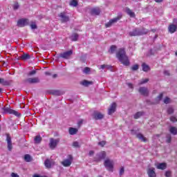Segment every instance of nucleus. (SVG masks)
Segmentation results:
<instances>
[{"label": "nucleus", "instance_id": "obj_45", "mask_svg": "<svg viewBox=\"0 0 177 177\" xmlns=\"http://www.w3.org/2000/svg\"><path fill=\"white\" fill-rule=\"evenodd\" d=\"M100 68H102V70H104V68H110V66L106 64L100 65Z\"/></svg>", "mask_w": 177, "mask_h": 177}, {"label": "nucleus", "instance_id": "obj_42", "mask_svg": "<svg viewBox=\"0 0 177 177\" xmlns=\"http://www.w3.org/2000/svg\"><path fill=\"white\" fill-rule=\"evenodd\" d=\"M149 82V79H143L139 82V85H143V84H147Z\"/></svg>", "mask_w": 177, "mask_h": 177}, {"label": "nucleus", "instance_id": "obj_4", "mask_svg": "<svg viewBox=\"0 0 177 177\" xmlns=\"http://www.w3.org/2000/svg\"><path fill=\"white\" fill-rule=\"evenodd\" d=\"M113 164L114 162H113V160L110 159L105 160L104 162V165L105 168H106L107 171H109L111 172H113V168H114Z\"/></svg>", "mask_w": 177, "mask_h": 177}, {"label": "nucleus", "instance_id": "obj_27", "mask_svg": "<svg viewBox=\"0 0 177 177\" xmlns=\"http://www.w3.org/2000/svg\"><path fill=\"white\" fill-rule=\"evenodd\" d=\"M169 32H171V34L175 32V31H176V26L171 24L169 26Z\"/></svg>", "mask_w": 177, "mask_h": 177}, {"label": "nucleus", "instance_id": "obj_37", "mask_svg": "<svg viewBox=\"0 0 177 177\" xmlns=\"http://www.w3.org/2000/svg\"><path fill=\"white\" fill-rule=\"evenodd\" d=\"M115 50H117V46H111L109 52L111 53H114V52H115Z\"/></svg>", "mask_w": 177, "mask_h": 177}, {"label": "nucleus", "instance_id": "obj_58", "mask_svg": "<svg viewBox=\"0 0 177 177\" xmlns=\"http://www.w3.org/2000/svg\"><path fill=\"white\" fill-rule=\"evenodd\" d=\"M131 135H136V131L133 129L131 130Z\"/></svg>", "mask_w": 177, "mask_h": 177}, {"label": "nucleus", "instance_id": "obj_40", "mask_svg": "<svg viewBox=\"0 0 177 177\" xmlns=\"http://www.w3.org/2000/svg\"><path fill=\"white\" fill-rule=\"evenodd\" d=\"M89 71H91V68L89 67H85L84 69L83 70V73L84 74H89Z\"/></svg>", "mask_w": 177, "mask_h": 177}, {"label": "nucleus", "instance_id": "obj_47", "mask_svg": "<svg viewBox=\"0 0 177 177\" xmlns=\"http://www.w3.org/2000/svg\"><path fill=\"white\" fill-rule=\"evenodd\" d=\"M168 114H172L174 113V108L169 107L167 109Z\"/></svg>", "mask_w": 177, "mask_h": 177}, {"label": "nucleus", "instance_id": "obj_38", "mask_svg": "<svg viewBox=\"0 0 177 177\" xmlns=\"http://www.w3.org/2000/svg\"><path fill=\"white\" fill-rule=\"evenodd\" d=\"M24 159H25V160L27 161V162H30V161H31V156L28 154H26L24 156Z\"/></svg>", "mask_w": 177, "mask_h": 177}, {"label": "nucleus", "instance_id": "obj_20", "mask_svg": "<svg viewBox=\"0 0 177 177\" xmlns=\"http://www.w3.org/2000/svg\"><path fill=\"white\" fill-rule=\"evenodd\" d=\"M0 84L1 85H3V86H8L10 85V82L6 80L3 78L0 77Z\"/></svg>", "mask_w": 177, "mask_h": 177}, {"label": "nucleus", "instance_id": "obj_11", "mask_svg": "<svg viewBox=\"0 0 177 177\" xmlns=\"http://www.w3.org/2000/svg\"><path fill=\"white\" fill-rule=\"evenodd\" d=\"M139 93L142 95V96H149V88L147 87H140L138 89Z\"/></svg>", "mask_w": 177, "mask_h": 177}, {"label": "nucleus", "instance_id": "obj_39", "mask_svg": "<svg viewBox=\"0 0 177 177\" xmlns=\"http://www.w3.org/2000/svg\"><path fill=\"white\" fill-rule=\"evenodd\" d=\"M20 6H19V3L18 2H15L12 8L14 9V10H17V9H19Z\"/></svg>", "mask_w": 177, "mask_h": 177}, {"label": "nucleus", "instance_id": "obj_9", "mask_svg": "<svg viewBox=\"0 0 177 177\" xmlns=\"http://www.w3.org/2000/svg\"><path fill=\"white\" fill-rule=\"evenodd\" d=\"M73 162V156L69 155L68 159H65L62 162V164L64 167H70Z\"/></svg>", "mask_w": 177, "mask_h": 177}, {"label": "nucleus", "instance_id": "obj_14", "mask_svg": "<svg viewBox=\"0 0 177 177\" xmlns=\"http://www.w3.org/2000/svg\"><path fill=\"white\" fill-rule=\"evenodd\" d=\"M59 17H60L62 23H67V21H70V18L66 15L65 12H61L59 15Z\"/></svg>", "mask_w": 177, "mask_h": 177}, {"label": "nucleus", "instance_id": "obj_54", "mask_svg": "<svg viewBox=\"0 0 177 177\" xmlns=\"http://www.w3.org/2000/svg\"><path fill=\"white\" fill-rule=\"evenodd\" d=\"M12 177H20L16 173H12L11 174Z\"/></svg>", "mask_w": 177, "mask_h": 177}, {"label": "nucleus", "instance_id": "obj_15", "mask_svg": "<svg viewBox=\"0 0 177 177\" xmlns=\"http://www.w3.org/2000/svg\"><path fill=\"white\" fill-rule=\"evenodd\" d=\"M71 55H73L72 50L62 53L59 55V56L60 57H62V59H70Z\"/></svg>", "mask_w": 177, "mask_h": 177}, {"label": "nucleus", "instance_id": "obj_19", "mask_svg": "<svg viewBox=\"0 0 177 177\" xmlns=\"http://www.w3.org/2000/svg\"><path fill=\"white\" fill-rule=\"evenodd\" d=\"M48 93H50V95H54L55 96H60V95H63L64 93L59 90H50L48 91Z\"/></svg>", "mask_w": 177, "mask_h": 177}, {"label": "nucleus", "instance_id": "obj_32", "mask_svg": "<svg viewBox=\"0 0 177 177\" xmlns=\"http://www.w3.org/2000/svg\"><path fill=\"white\" fill-rule=\"evenodd\" d=\"M93 82H89L88 80H84L82 82V85H83L84 86H89V85H93Z\"/></svg>", "mask_w": 177, "mask_h": 177}, {"label": "nucleus", "instance_id": "obj_28", "mask_svg": "<svg viewBox=\"0 0 177 177\" xmlns=\"http://www.w3.org/2000/svg\"><path fill=\"white\" fill-rule=\"evenodd\" d=\"M77 132H78V129L73 127L69 128L70 135H77Z\"/></svg>", "mask_w": 177, "mask_h": 177}, {"label": "nucleus", "instance_id": "obj_22", "mask_svg": "<svg viewBox=\"0 0 177 177\" xmlns=\"http://www.w3.org/2000/svg\"><path fill=\"white\" fill-rule=\"evenodd\" d=\"M156 168L158 169H167V163H158Z\"/></svg>", "mask_w": 177, "mask_h": 177}, {"label": "nucleus", "instance_id": "obj_33", "mask_svg": "<svg viewBox=\"0 0 177 177\" xmlns=\"http://www.w3.org/2000/svg\"><path fill=\"white\" fill-rule=\"evenodd\" d=\"M172 140V137L171 136V134H167L166 135V143H171V141Z\"/></svg>", "mask_w": 177, "mask_h": 177}, {"label": "nucleus", "instance_id": "obj_36", "mask_svg": "<svg viewBox=\"0 0 177 177\" xmlns=\"http://www.w3.org/2000/svg\"><path fill=\"white\" fill-rule=\"evenodd\" d=\"M70 6H78V1H77V0H72L71 2H70Z\"/></svg>", "mask_w": 177, "mask_h": 177}, {"label": "nucleus", "instance_id": "obj_26", "mask_svg": "<svg viewBox=\"0 0 177 177\" xmlns=\"http://www.w3.org/2000/svg\"><path fill=\"white\" fill-rule=\"evenodd\" d=\"M35 143L36 145L39 144L41 142H42V137L41 136H36L34 138Z\"/></svg>", "mask_w": 177, "mask_h": 177}, {"label": "nucleus", "instance_id": "obj_16", "mask_svg": "<svg viewBox=\"0 0 177 177\" xmlns=\"http://www.w3.org/2000/svg\"><path fill=\"white\" fill-rule=\"evenodd\" d=\"M140 29L136 28L133 31L129 32L130 37H138L140 35Z\"/></svg>", "mask_w": 177, "mask_h": 177}, {"label": "nucleus", "instance_id": "obj_52", "mask_svg": "<svg viewBox=\"0 0 177 177\" xmlns=\"http://www.w3.org/2000/svg\"><path fill=\"white\" fill-rule=\"evenodd\" d=\"M170 120L171 122H176V121H177L176 118H175V117H171L170 118Z\"/></svg>", "mask_w": 177, "mask_h": 177}, {"label": "nucleus", "instance_id": "obj_57", "mask_svg": "<svg viewBox=\"0 0 177 177\" xmlns=\"http://www.w3.org/2000/svg\"><path fill=\"white\" fill-rule=\"evenodd\" d=\"M164 74H165V75H169V71H164Z\"/></svg>", "mask_w": 177, "mask_h": 177}, {"label": "nucleus", "instance_id": "obj_7", "mask_svg": "<svg viewBox=\"0 0 177 177\" xmlns=\"http://www.w3.org/2000/svg\"><path fill=\"white\" fill-rule=\"evenodd\" d=\"M106 158V151H102L96 154L95 157V161H102Z\"/></svg>", "mask_w": 177, "mask_h": 177}, {"label": "nucleus", "instance_id": "obj_31", "mask_svg": "<svg viewBox=\"0 0 177 177\" xmlns=\"http://www.w3.org/2000/svg\"><path fill=\"white\" fill-rule=\"evenodd\" d=\"M78 34L77 33H73L72 35L70 37V39H71V41H78Z\"/></svg>", "mask_w": 177, "mask_h": 177}, {"label": "nucleus", "instance_id": "obj_43", "mask_svg": "<svg viewBox=\"0 0 177 177\" xmlns=\"http://www.w3.org/2000/svg\"><path fill=\"white\" fill-rule=\"evenodd\" d=\"M37 74V71L34 70V71H31L30 72H29L28 73V77H31L32 75H35Z\"/></svg>", "mask_w": 177, "mask_h": 177}, {"label": "nucleus", "instance_id": "obj_41", "mask_svg": "<svg viewBox=\"0 0 177 177\" xmlns=\"http://www.w3.org/2000/svg\"><path fill=\"white\" fill-rule=\"evenodd\" d=\"M131 70L133 71H136L139 70V65H138V64L133 65V66H131Z\"/></svg>", "mask_w": 177, "mask_h": 177}, {"label": "nucleus", "instance_id": "obj_29", "mask_svg": "<svg viewBox=\"0 0 177 177\" xmlns=\"http://www.w3.org/2000/svg\"><path fill=\"white\" fill-rule=\"evenodd\" d=\"M170 133H171L172 135H176L177 134V129L176 127H170L169 129Z\"/></svg>", "mask_w": 177, "mask_h": 177}, {"label": "nucleus", "instance_id": "obj_55", "mask_svg": "<svg viewBox=\"0 0 177 177\" xmlns=\"http://www.w3.org/2000/svg\"><path fill=\"white\" fill-rule=\"evenodd\" d=\"M127 86H129V88H131V89H133V86L132 85L131 83H127Z\"/></svg>", "mask_w": 177, "mask_h": 177}, {"label": "nucleus", "instance_id": "obj_46", "mask_svg": "<svg viewBox=\"0 0 177 177\" xmlns=\"http://www.w3.org/2000/svg\"><path fill=\"white\" fill-rule=\"evenodd\" d=\"M106 145V141H101L98 142V146H101V147H104Z\"/></svg>", "mask_w": 177, "mask_h": 177}, {"label": "nucleus", "instance_id": "obj_34", "mask_svg": "<svg viewBox=\"0 0 177 177\" xmlns=\"http://www.w3.org/2000/svg\"><path fill=\"white\" fill-rule=\"evenodd\" d=\"M142 115H143V112H137L135 115H134V118L136 120H138V118H140V117H142Z\"/></svg>", "mask_w": 177, "mask_h": 177}, {"label": "nucleus", "instance_id": "obj_50", "mask_svg": "<svg viewBox=\"0 0 177 177\" xmlns=\"http://www.w3.org/2000/svg\"><path fill=\"white\" fill-rule=\"evenodd\" d=\"M30 28H32V30H36L37 24H30Z\"/></svg>", "mask_w": 177, "mask_h": 177}, {"label": "nucleus", "instance_id": "obj_63", "mask_svg": "<svg viewBox=\"0 0 177 177\" xmlns=\"http://www.w3.org/2000/svg\"><path fill=\"white\" fill-rule=\"evenodd\" d=\"M2 91H3V89L0 88V93H2Z\"/></svg>", "mask_w": 177, "mask_h": 177}, {"label": "nucleus", "instance_id": "obj_51", "mask_svg": "<svg viewBox=\"0 0 177 177\" xmlns=\"http://www.w3.org/2000/svg\"><path fill=\"white\" fill-rule=\"evenodd\" d=\"M165 176L166 177H171V171H167L165 172Z\"/></svg>", "mask_w": 177, "mask_h": 177}, {"label": "nucleus", "instance_id": "obj_49", "mask_svg": "<svg viewBox=\"0 0 177 177\" xmlns=\"http://www.w3.org/2000/svg\"><path fill=\"white\" fill-rule=\"evenodd\" d=\"M162 96H163L162 93H160V94L156 97V100H157L158 102H160V100H161V99H162Z\"/></svg>", "mask_w": 177, "mask_h": 177}, {"label": "nucleus", "instance_id": "obj_18", "mask_svg": "<svg viewBox=\"0 0 177 177\" xmlns=\"http://www.w3.org/2000/svg\"><path fill=\"white\" fill-rule=\"evenodd\" d=\"M147 174L149 177H156L157 175L156 174L155 169L154 167H151L147 169Z\"/></svg>", "mask_w": 177, "mask_h": 177}, {"label": "nucleus", "instance_id": "obj_59", "mask_svg": "<svg viewBox=\"0 0 177 177\" xmlns=\"http://www.w3.org/2000/svg\"><path fill=\"white\" fill-rule=\"evenodd\" d=\"M83 122H84V120H80V121L78 122V124H79V125H81Z\"/></svg>", "mask_w": 177, "mask_h": 177}, {"label": "nucleus", "instance_id": "obj_5", "mask_svg": "<svg viewBox=\"0 0 177 177\" xmlns=\"http://www.w3.org/2000/svg\"><path fill=\"white\" fill-rule=\"evenodd\" d=\"M6 142H7V147L8 150L9 151H12V149H13V146L12 145V138L10 137V134L9 133H6Z\"/></svg>", "mask_w": 177, "mask_h": 177}, {"label": "nucleus", "instance_id": "obj_48", "mask_svg": "<svg viewBox=\"0 0 177 177\" xmlns=\"http://www.w3.org/2000/svg\"><path fill=\"white\" fill-rule=\"evenodd\" d=\"M73 147H80V143L77 141H75L73 143Z\"/></svg>", "mask_w": 177, "mask_h": 177}, {"label": "nucleus", "instance_id": "obj_23", "mask_svg": "<svg viewBox=\"0 0 177 177\" xmlns=\"http://www.w3.org/2000/svg\"><path fill=\"white\" fill-rule=\"evenodd\" d=\"M91 15H95V16H99L100 15V9L93 8L91 10Z\"/></svg>", "mask_w": 177, "mask_h": 177}, {"label": "nucleus", "instance_id": "obj_12", "mask_svg": "<svg viewBox=\"0 0 177 177\" xmlns=\"http://www.w3.org/2000/svg\"><path fill=\"white\" fill-rule=\"evenodd\" d=\"M18 27H25V26H28V19H21L17 21Z\"/></svg>", "mask_w": 177, "mask_h": 177}, {"label": "nucleus", "instance_id": "obj_24", "mask_svg": "<svg viewBox=\"0 0 177 177\" xmlns=\"http://www.w3.org/2000/svg\"><path fill=\"white\" fill-rule=\"evenodd\" d=\"M30 56L28 54L24 53L20 57V60H28L30 59Z\"/></svg>", "mask_w": 177, "mask_h": 177}, {"label": "nucleus", "instance_id": "obj_64", "mask_svg": "<svg viewBox=\"0 0 177 177\" xmlns=\"http://www.w3.org/2000/svg\"><path fill=\"white\" fill-rule=\"evenodd\" d=\"M46 75H49V73L46 72Z\"/></svg>", "mask_w": 177, "mask_h": 177}, {"label": "nucleus", "instance_id": "obj_44", "mask_svg": "<svg viewBox=\"0 0 177 177\" xmlns=\"http://www.w3.org/2000/svg\"><path fill=\"white\" fill-rule=\"evenodd\" d=\"M170 102H171V99H169V97H166L165 98V100H164V103H165V104H169Z\"/></svg>", "mask_w": 177, "mask_h": 177}, {"label": "nucleus", "instance_id": "obj_35", "mask_svg": "<svg viewBox=\"0 0 177 177\" xmlns=\"http://www.w3.org/2000/svg\"><path fill=\"white\" fill-rule=\"evenodd\" d=\"M140 32L141 33L140 35H145L147 34V32H149V30H147L146 28H142V29L140 30Z\"/></svg>", "mask_w": 177, "mask_h": 177}, {"label": "nucleus", "instance_id": "obj_6", "mask_svg": "<svg viewBox=\"0 0 177 177\" xmlns=\"http://www.w3.org/2000/svg\"><path fill=\"white\" fill-rule=\"evenodd\" d=\"M92 117L93 120H103V118H104V115L97 111H95L93 113Z\"/></svg>", "mask_w": 177, "mask_h": 177}, {"label": "nucleus", "instance_id": "obj_3", "mask_svg": "<svg viewBox=\"0 0 177 177\" xmlns=\"http://www.w3.org/2000/svg\"><path fill=\"white\" fill-rule=\"evenodd\" d=\"M60 142V138H50V142L48 144V146L51 150H55L56 147H57V145H59Z\"/></svg>", "mask_w": 177, "mask_h": 177}, {"label": "nucleus", "instance_id": "obj_25", "mask_svg": "<svg viewBox=\"0 0 177 177\" xmlns=\"http://www.w3.org/2000/svg\"><path fill=\"white\" fill-rule=\"evenodd\" d=\"M136 138H138V139H139L140 140H141V142H147V139H146L144 136L143 134L142 133H138L136 135Z\"/></svg>", "mask_w": 177, "mask_h": 177}, {"label": "nucleus", "instance_id": "obj_61", "mask_svg": "<svg viewBox=\"0 0 177 177\" xmlns=\"http://www.w3.org/2000/svg\"><path fill=\"white\" fill-rule=\"evenodd\" d=\"M56 77H57V75H56V74L53 75L54 78H56Z\"/></svg>", "mask_w": 177, "mask_h": 177}, {"label": "nucleus", "instance_id": "obj_62", "mask_svg": "<svg viewBox=\"0 0 177 177\" xmlns=\"http://www.w3.org/2000/svg\"><path fill=\"white\" fill-rule=\"evenodd\" d=\"M151 31H152L153 32H156V29H152Z\"/></svg>", "mask_w": 177, "mask_h": 177}, {"label": "nucleus", "instance_id": "obj_56", "mask_svg": "<svg viewBox=\"0 0 177 177\" xmlns=\"http://www.w3.org/2000/svg\"><path fill=\"white\" fill-rule=\"evenodd\" d=\"M88 154H89L90 156H93V154H95V151H90Z\"/></svg>", "mask_w": 177, "mask_h": 177}, {"label": "nucleus", "instance_id": "obj_13", "mask_svg": "<svg viewBox=\"0 0 177 177\" xmlns=\"http://www.w3.org/2000/svg\"><path fill=\"white\" fill-rule=\"evenodd\" d=\"M116 109H117V103L115 102L112 103L111 106L108 109L109 115H111V114H113V113H115Z\"/></svg>", "mask_w": 177, "mask_h": 177}, {"label": "nucleus", "instance_id": "obj_60", "mask_svg": "<svg viewBox=\"0 0 177 177\" xmlns=\"http://www.w3.org/2000/svg\"><path fill=\"white\" fill-rule=\"evenodd\" d=\"M156 2H158V3H160V2H162V0H155Z\"/></svg>", "mask_w": 177, "mask_h": 177}, {"label": "nucleus", "instance_id": "obj_17", "mask_svg": "<svg viewBox=\"0 0 177 177\" xmlns=\"http://www.w3.org/2000/svg\"><path fill=\"white\" fill-rule=\"evenodd\" d=\"M120 19H121V17H118L111 19L107 24H106V27H111V25L114 24V23H117Z\"/></svg>", "mask_w": 177, "mask_h": 177}, {"label": "nucleus", "instance_id": "obj_53", "mask_svg": "<svg viewBox=\"0 0 177 177\" xmlns=\"http://www.w3.org/2000/svg\"><path fill=\"white\" fill-rule=\"evenodd\" d=\"M124 172V167H122L120 170V175H123Z\"/></svg>", "mask_w": 177, "mask_h": 177}, {"label": "nucleus", "instance_id": "obj_1", "mask_svg": "<svg viewBox=\"0 0 177 177\" xmlns=\"http://www.w3.org/2000/svg\"><path fill=\"white\" fill-rule=\"evenodd\" d=\"M116 57L124 66H129V58H128V56H127L125 49L120 48L116 53Z\"/></svg>", "mask_w": 177, "mask_h": 177}, {"label": "nucleus", "instance_id": "obj_30", "mask_svg": "<svg viewBox=\"0 0 177 177\" xmlns=\"http://www.w3.org/2000/svg\"><path fill=\"white\" fill-rule=\"evenodd\" d=\"M126 12L129 15L130 17H135V12H132V10L129 8H126Z\"/></svg>", "mask_w": 177, "mask_h": 177}, {"label": "nucleus", "instance_id": "obj_10", "mask_svg": "<svg viewBox=\"0 0 177 177\" xmlns=\"http://www.w3.org/2000/svg\"><path fill=\"white\" fill-rule=\"evenodd\" d=\"M44 165H45L46 168L49 169L52 168V167H53V165H55V161H53V160H52V159H46V160L44 161Z\"/></svg>", "mask_w": 177, "mask_h": 177}, {"label": "nucleus", "instance_id": "obj_21", "mask_svg": "<svg viewBox=\"0 0 177 177\" xmlns=\"http://www.w3.org/2000/svg\"><path fill=\"white\" fill-rule=\"evenodd\" d=\"M142 71H145V73H147V71H150V66H149V65H147L146 63H142Z\"/></svg>", "mask_w": 177, "mask_h": 177}, {"label": "nucleus", "instance_id": "obj_8", "mask_svg": "<svg viewBox=\"0 0 177 177\" xmlns=\"http://www.w3.org/2000/svg\"><path fill=\"white\" fill-rule=\"evenodd\" d=\"M25 82L26 84H39L41 82V80H39V77H35L25 80Z\"/></svg>", "mask_w": 177, "mask_h": 177}, {"label": "nucleus", "instance_id": "obj_2", "mask_svg": "<svg viewBox=\"0 0 177 177\" xmlns=\"http://www.w3.org/2000/svg\"><path fill=\"white\" fill-rule=\"evenodd\" d=\"M3 114H13L16 117H20V113L17 111L10 109V106H4L2 108Z\"/></svg>", "mask_w": 177, "mask_h": 177}]
</instances>
